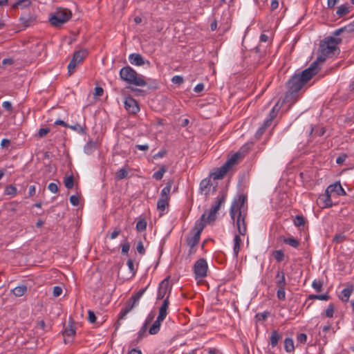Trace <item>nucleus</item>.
<instances>
[{"instance_id": "obj_51", "label": "nucleus", "mask_w": 354, "mask_h": 354, "mask_svg": "<svg viewBox=\"0 0 354 354\" xmlns=\"http://www.w3.org/2000/svg\"><path fill=\"white\" fill-rule=\"evenodd\" d=\"M75 334V330L72 326L67 327L63 333V335L68 337H73Z\"/></svg>"}, {"instance_id": "obj_47", "label": "nucleus", "mask_w": 354, "mask_h": 354, "mask_svg": "<svg viewBox=\"0 0 354 354\" xmlns=\"http://www.w3.org/2000/svg\"><path fill=\"white\" fill-rule=\"evenodd\" d=\"M68 128H70L74 131H76L78 133H85V129H86L85 125L82 126L79 124H75V125H69Z\"/></svg>"}, {"instance_id": "obj_39", "label": "nucleus", "mask_w": 354, "mask_h": 354, "mask_svg": "<svg viewBox=\"0 0 354 354\" xmlns=\"http://www.w3.org/2000/svg\"><path fill=\"white\" fill-rule=\"evenodd\" d=\"M18 207L19 203L16 201H12L6 205V209L10 213L16 212L18 209Z\"/></svg>"}, {"instance_id": "obj_28", "label": "nucleus", "mask_w": 354, "mask_h": 354, "mask_svg": "<svg viewBox=\"0 0 354 354\" xmlns=\"http://www.w3.org/2000/svg\"><path fill=\"white\" fill-rule=\"evenodd\" d=\"M173 180H169L166 186L161 191V198H169Z\"/></svg>"}, {"instance_id": "obj_46", "label": "nucleus", "mask_w": 354, "mask_h": 354, "mask_svg": "<svg viewBox=\"0 0 354 354\" xmlns=\"http://www.w3.org/2000/svg\"><path fill=\"white\" fill-rule=\"evenodd\" d=\"M4 192L6 195L15 196L17 194V188L14 185H10L6 187Z\"/></svg>"}, {"instance_id": "obj_54", "label": "nucleus", "mask_w": 354, "mask_h": 354, "mask_svg": "<svg viewBox=\"0 0 354 354\" xmlns=\"http://www.w3.org/2000/svg\"><path fill=\"white\" fill-rule=\"evenodd\" d=\"M297 340L301 344H305L307 341V335L305 333H300L297 335Z\"/></svg>"}, {"instance_id": "obj_34", "label": "nucleus", "mask_w": 354, "mask_h": 354, "mask_svg": "<svg viewBox=\"0 0 354 354\" xmlns=\"http://www.w3.org/2000/svg\"><path fill=\"white\" fill-rule=\"evenodd\" d=\"M169 198H160L157 203V209L164 212L167 207L169 206Z\"/></svg>"}, {"instance_id": "obj_27", "label": "nucleus", "mask_w": 354, "mask_h": 354, "mask_svg": "<svg viewBox=\"0 0 354 354\" xmlns=\"http://www.w3.org/2000/svg\"><path fill=\"white\" fill-rule=\"evenodd\" d=\"M282 241L284 243L288 244L294 248H297L300 245L299 241L293 237H283Z\"/></svg>"}, {"instance_id": "obj_4", "label": "nucleus", "mask_w": 354, "mask_h": 354, "mask_svg": "<svg viewBox=\"0 0 354 354\" xmlns=\"http://www.w3.org/2000/svg\"><path fill=\"white\" fill-rule=\"evenodd\" d=\"M71 11L68 8H58L49 17V21L55 27H59L71 17Z\"/></svg>"}, {"instance_id": "obj_40", "label": "nucleus", "mask_w": 354, "mask_h": 354, "mask_svg": "<svg viewBox=\"0 0 354 354\" xmlns=\"http://www.w3.org/2000/svg\"><path fill=\"white\" fill-rule=\"evenodd\" d=\"M293 223L297 227L304 226L306 219L302 215H297L293 220Z\"/></svg>"}, {"instance_id": "obj_14", "label": "nucleus", "mask_w": 354, "mask_h": 354, "mask_svg": "<svg viewBox=\"0 0 354 354\" xmlns=\"http://www.w3.org/2000/svg\"><path fill=\"white\" fill-rule=\"evenodd\" d=\"M279 107H278V104H277L272 110L270 111L268 117L266 119L262 126L266 129L269 126H270L272 122L277 117L278 111Z\"/></svg>"}, {"instance_id": "obj_55", "label": "nucleus", "mask_w": 354, "mask_h": 354, "mask_svg": "<svg viewBox=\"0 0 354 354\" xmlns=\"http://www.w3.org/2000/svg\"><path fill=\"white\" fill-rule=\"evenodd\" d=\"M171 82L176 84H180L183 83L184 80L182 76L175 75L172 77Z\"/></svg>"}, {"instance_id": "obj_45", "label": "nucleus", "mask_w": 354, "mask_h": 354, "mask_svg": "<svg viewBox=\"0 0 354 354\" xmlns=\"http://www.w3.org/2000/svg\"><path fill=\"white\" fill-rule=\"evenodd\" d=\"M64 185L67 189H72L74 186V178L73 176H69L64 179Z\"/></svg>"}, {"instance_id": "obj_35", "label": "nucleus", "mask_w": 354, "mask_h": 354, "mask_svg": "<svg viewBox=\"0 0 354 354\" xmlns=\"http://www.w3.org/2000/svg\"><path fill=\"white\" fill-rule=\"evenodd\" d=\"M30 0H19L12 6V8L16 9L18 7H21V8H27L30 6Z\"/></svg>"}, {"instance_id": "obj_43", "label": "nucleus", "mask_w": 354, "mask_h": 354, "mask_svg": "<svg viewBox=\"0 0 354 354\" xmlns=\"http://www.w3.org/2000/svg\"><path fill=\"white\" fill-rule=\"evenodd\" d=\"M347 240L346 235L344 233L336 234L333 237V241L336 243H342Z\"/></svg>"}, {"instance_id": "obj_6", "label": "nucleus", "mask_w": 354, "mask_h": 354, "mask_svg": "<svg viewBox=\"0 0 354 354\" xmlns=\"http://www.w3.org/2000/svg\"><path fill=\"white\" fill-rule=\"evenodd\" d=\"M226 199V194L222 193L217 197V201L215 205H212V208L209 210H205L207 218L205 217L206 223H211L216 220V213L219 210L221 206L225 203Z\"/></svg>"}, {"instance_id": "obj_16", "label": "nucleus", "mask_w": 354, "mask_h": 354, "mask_svg": "<svg viewBox=\"0 0 354 354\" xmlns=\"http://www.w3.org/2000/svg\"><path fill=\"white\" fill-rule=\"evenodd\" d=\"M327 192H335L339 196H346V192L343 189L339 182L329 185L327 187Z\"/></svg>"}, {"instance_id": "obj_24", "label": "nucleus", "mask_w": 354, "mask_h": 354, "mask_svg": "<svg viewBox=\"0 0 354 354\" xmlns=\"http://www.w3.org/2000/svg\"><path fill=\"white\" fill-rule=\"evenodd\" d=\"M164 319H159V317H157L156 320L153 322L151 326L149 328V333L151 335L157 334L160 328V324L163 322Z\"/></svg>"}, {"instance_id": "obj_15", "label": "nucleus", "mask_w": 354, "mask_h": 354, "mask_svg": "<svg viewBox=\"0 0 354 354\" xmlns=\"http://www.w3.org/2000/svg\"><path fill=\"white\" fill-rule=\"evenodd\" d=\"M279 107H278V104H277L272 110L270 111L268 117L266 119L262 126L266 129L269 126H270L272 122L277 117L278 111Z\"/></svg>"}, {"instance_id": "obj_19", "label": "nucleus", "mask_w": 354, "mask_h": 354, "mask_svg": "<svg viewBox=\"0 0 354 354\" xmlns=\"http://www.w3.org/2000/svg\"><path fill=\"white\" fill-rule=\"evenodd\" d=\"M130 63L136 66H142L145 64V60L142 56L138 53H131L129 55Z\"/></svg>"}, {"instance_id": "obj_5", "label": "nucleus", "mask_w": 354, "mask_h": 354, "mask_svg": "<svg viewBox=\"0 0 354 354\" xmlns=\"http://www.w3.org/2000/svg\"><path fill=\"white\" fill-rule=\"evenodd\" d=\"M275 286L277 288V297L279 300L286 299L285 288L287 285L285 273L282 270H279L275 275Z\"/></svg>"}, {"instance_id": "obj_32", "label": "nucleus", "mask_w": 354, "mask_h": 354, "mask_svg": "<svg viewBox=\"0 0 354 354\" xmlns=\"http://www.w3.org/2000/svg\"><path fill=\"white\" fill-rule=\"evenodd\" d=\"M241 243V239L239 235H238V234L235 235L234 239L233 250H234V256L236 257H238L239 252L240 251Z\"/></svg>"}, {"instance_id": "obj_31", "label": "nucleus", "mask_w": 354, "mask_h": 354, "mask_svg": "<svg viewBox=\"0 0 354 354\" xmlns=\"http://www.w3.org/2000/svg\"><path fill=\"white\" fill-rule=\"evenodd\" d=\"M341 41L342 39L340 38L329 37H327L324 42L328 46H332L333 48L337 50V45L341 43Z\"/></svg>"}, {"instance_id": "obj_64", "label": "nucleus", "mask_w": 354, "mask_h": 354, "mask_svg": "<svg viewBox=\"0 0 354 354\" xmlns=\"http://www.w3.org/2000/svg\"><path fill=\"white\" fill-rule=\"evenodd\" d=\"M266 129L261 125L259 129L256 132V134H255V136L257 138H260L261 136L264 133V132L266 131Z\"/></svg>"}, {"instance_id": "obj_44", "label": "nucleus", "mask_w": 354, "mask_h": 354, "mask_svg": "<svg viewBox=\"0 0 354 354\" xmlns=\"http://www.w3.org/2000/svg\"><path fill=\"white\" fill-rule=\"evenodd\" d=\"M272 255L277 262H281L284 259V253L281 250L273 251Z\"/></svg>"}, {"instance_id": "obj_7", "label": "nucleus", "mask_w": 354, "mask_h": 354, "mask_svg": "<svg viewBox=\"0 0 354 354\" xmlns=\"http://www.w3.org/2000/svg\"><path fill=\"white\" fill-rule=\"evenodd\" d=\"M88 55V51L86 49H82L75 51L73 53V57L68 65V73L69 75H71L76 67Z\"/></svg>"}, {"instance_id": "obj_23", "label": "nucleus", "mask_w": 354, "mask_h": 354, "mask_svg": "<svg viewBox=\"0 0 354 354\" xmlns=\"http://www.w3.org/2000/svg\"><path fill=\"white\" fill-rule=\"evenodd\" d=\"M331 193L332 192H327L326 189L324 194L319 197V199L322 201L324 203L323 207H330L333 206V202L330 197Z\"/></svg>"}, {"instance_id": "obj_37", "label": "nucleus", "mask_w": 354, "mask_h": 354, "mask_svg": "<svg viewBox=\"0 0 354 354\" xmlns=\"http://www.w3.org/2000/svg\"><path fill=\"white\" fill-rule=\"evenodd\" d=\"M350 12V8L346 5L340 6L336 13L339 16V17H342L343 16L348 14Z\"/></svg>"}, {"instance_id": "obj_13", "label": "nucleus", "mask_w": 354, "mask_h": 354, "mask_svg": "<svg viewBox=\"0 0 354 354\" xmlns=\"http://www.w3.org/2000/svg\"><path fill=\"white\" fill-rule=\"evenodd\" d=\"M135 307L133 304L130 303L129 300L127 301L125 307L122 308L119 314L118 320L115 324V329H118L120 325V320L124 319L126 315Z\"/></svg>"}, {"instance_id": "obj_8", "label": "nucleus", "mask_w": 354, "mask_h": 354, "mask_svg": "<svg viewBox=\"0 0 354 354\" xmlns=\"http://www.w3.org/2000/svg\"><path fill=\"white\" fill-rule=\"evenodd\" d=\"M208 266L206 260L203 258L199 259L194 265V272L196 279H202L207 276Z\"/></svg>"}, {"instance_id": "obj_58", "label": "nucleus", "mask_w": 354, "mask_h": 354, "mask_svg": "<svg viewBox=\"0 0 354 354\" xmlns=\"http://www.w3.org/2000/svg\"><path fill=\"white\" fill-rule=\"evenodd\" d=\"M130 249V244L129 242H125L122 245V253L128 255Z\"/></svg>"}, {"instance_id": "obj_63", "label": "nucleus", "mask_w": 354, "mask_h": 354, "mask_svg": "<svg viewBox=\"0 0 354 354\" xmlns=\"http://www.w3.org/2000/svg\"><path fill=\"white\" fill-rule=\"evenodd\" d=\"M344 31H347L348 32H351L354 31V21L348 24L347 26L343 27Z\"/></svg>"}, {"instance_id": "obj_22", "label": "nucleus", "mask_w": 354, "mask_h": 354, "mask_svg": "<svg viewBox=\"0 0 354 354\" xmlns=\"http://www.w3.org/2000/svg\"><path fill=\"white\" fill-rule=\"evenodd\" d=\"M353 286L352 285L347 286L346 288L343 289L339 295V298L343 301V302H347L349 299V297L353 292Z\"/></svg>"}, {"instance_id": "obj_50", "label": "nucleus", "mask_w": 354, "mask_h": 354, "mask_svg": "<svg viewBox=\"0 0 354 354\" xmlns=\"http://www.w3.org/2000/svg\"><path fill=\"white\" fill-rule=\"evenodd\" d=\"M147 324H143L140 330L138 333L137 341H140L142 339V337L146 335V331L147 330Z\"/></svg>"}, {"instance_id": "obj_49", "label": "nucleus", "mask_w": 354, "mask_h": 354, "mask_svg": "<svg viewBox=\"0 0 354 354\" xmlns=\"http://www.w3.org/2000/svg\"><path fill=\"white\" fill-rule=\"evenodd\" d=\"M334 305L333 304H330L325 311V316L329 318L333 317L334 314Z\"/></svg>"}, {"instance_id": "obj_57", "label": "nucleus", "mask_w": 354, "mask_h": 354, "mask_svg": "<svg viewBox=\"0 0 354 354\" xmlns=\"http://www.w3.org/2000/svg\"><path fill=\"white\" fill-rule=\"evenodd\" d=\"M96 319L97 318H96V316H95L94 312L91 310H88V321L91 323L94 324L96 322Z\"/></svg>"}, {"instance_id": "obj_33", "label": "nucleus", "mask_w": 354, "mask_h": 354, "mask_svg": "<svg viewBox=\"0 0 354 354\" xmlns=\"http://www.w3.org/2000/svg\"><path fill=\"white\" fill-rule=\"evenodd\" d=\"M97 143L92 140L88 141L84 146V152L87 154H91L96 149Z\"/></svg>"}, {"instance_id": "obj_38", "label": "nucleus", "mask_w": 354, "mask_h": 354, "mask_svg": "<svg viewBox=\"0 0 354 354\" xmlns=\"http://www.w3.org/2000/svg\"><path fill=\"white\" fill-rule=\"evenodd\" d=\"M167 171V167L165 165L161 166L160 169L153 174V178L156 180H160L162 178L164 174Z\"/></svg>"}, {"instance_id": "obj_48", "label": "nucleus", "mask_w": 354, "mask_h": 354, "mask_svg": "<svg viewBox=\"0 0 354 354\" xmlns=\"http://www.w3.org/2000/svg\"><path fill=\"white\" fill-rule=\"evenodd\" d=\"M147 228V222L144 219L138 221L136 223V230L138 232H142Z\"/></svg>"}, {"instance_id": "obj_36", "label": "nucleus", "mask_w": 354, "mask_h": 354, "mask_svg": "<svg viewBox=\"0 0 354 354\" xmlns=\"http://www.w3.org/2000/svg\"><path fill=\"white\" fill-rule=\"evenodd\" d=\"M20 20L24 26L28 27L35 20V18L24 14L20 17Z\"/></svg>"}, {"instance_id": "obj_59", "label": "nucleus", "mask_w": 354, "mask_h": 354, "mask_svg": "<svg viewBox=\"0 0 354 354\" xmlns=\"http://www.w3.org/2000/svg\"><path fill=\"white\" fill-rule=\"evenodd\" d=\"M48 189L53 193H57L58 192V186L55 183H50L48 186Z\"/></svg>"}, {"instance_id": "obj_61", "label": "nucleus", "mask_w": 354, "mask_h": 354, "mask_svg": "<svg viewBox=\"0 0 354 354\" xmlns=\"http://www.w3.org/2000/svg\"><path fill=\"white\" fill-rule=\"evenodd\" d=\"M70 202L74 206L78 205L80 203V200H79L78 196H77L75 195H72L70 197Z\"/></svg>"}, {"instance_id": "obj_20", "label": "nucleus", "mask_w": 354, "mask_h": 354, "mask_svg": "<svg viewBox=\"0 0 354 354\" xmlns=\"http://www.w3.org/2000/svg\"><path fill=\"white\" fill-rule=\"evenodd\" d=\"M212 186L211 178H205L200 183V190L205 195H208Z\"/></svg>"}, {"instance_id": "obj_10", "label": "nucleus", "mask_w": 354, "mask_h": 354, "mask_svg": "<svg viewBox=\"0 0 354 354\" xmlns=\"http://www.w3.org/2000/svg\"><path fill=\"white\" fill-rule=\"evenodd\" d=\"M320 50L322 55L315 61L317 62V65L319 63H323L326 60V57L329 56L330 54H334L336 50L332 46H328L324 42L320 44Z\"/></svg>"}, {"instance_id": "obj_53", "label": "nucleus", "mask_w": 354, "mask_h": 354, "mask_svg": "<svg viewBox=\"0 0 354 354\" xmlns=\"http://www.w3.org/2000/svg\"><path fill=\"white\" fill-rule=\"evenodd\" d=\"M127 266L131 273V277H133L136 274V269L134 268V264L132 259H129L127 261Z\"/></svg>"}, {"instance_id": "obj_30", "label": "nucleus", "mask_w": 354, "mask_h": 354, "mask_svg": "<svg viewBox=\"0 0 354 354\" xmlns=\"http://www.w3.org/2000/svg\"><path fill=\"white\" fill-rule=\"evenodd\" d=\"M284 348L286 352L291 353L295 350L293 339L290 337H287L284 339Z\"/></svg>"}, {"instance_id": "obj_52", "label": "nucleus", "mask_w": 354, "mask_h": 354, "mask_svg": "<svg viewBox=\"0 0 354 354\" xmlns=\"http://www.w3.org/2000/svg\"><path fill=\"white\" fill-rule=\"evenodd\" d=\"M323 286V282L321 281L314 280L312 283V287L317 291L321 292Z\"/></svg>"}, {"instance_id": "obj_25", "label": "nucleus", "mask_w": 354, "mask_h": 354, "mask_svg": "<svg viewBox=\"0 0 354 354\" xmlns=\"http://www.w3.org/2000/svg\"><path fill=\"white\" fill-rule=\"evenodd\" d=\"M239 153H234L224 164L229 169H230L234 165L237 164L238 160L240 158Z\"/></svg>"}, {"instance_id": "obj_62", "label": "nucleus", "mask_w": 354, "mask_h": 354, "mask_svg": "<svg viewBox=\"0 0 354 354\" xmlns=\"http://www.w3.org/2000/svg\"><path fill=\"white\" fill-rule=\"evenodd\" d=\"M50 131L49 128H41L38 131V136L40 138L44 137Z\"/></svg>"}, {"instance_id": "obj_41", "label": "nucleus", "mask_w": 354, "mask_h": 354, "mask_svg": "<svg viewBox=\"0 0 354 354\" xmlns=\"http://www.w3.org/2000/svg\"><path fill=\"white\" fill-rule=\"evenodd\" d=\"M330 299V295L328 294H323V295H310L308 296V299H319L323 301H328Z\"/></svg>"}, {"instance_id": "obj_1", "label": "nucleus", "mask_w": 354, "mask_h": 354, "mask_svg": "<svg viewBox=\"0 0 354 354\" xmlns=\"http://www.w3.org/2000/svg\"><path fill=\"white\" fill-rule=\"evenodd\" d=\"M317 62H313L310 66L301 73L295 74L287 82L288 91L286 93L283 103L294 104L298 100V92L317 73Z\"/></svg>"}, {"instance_id": "obj_56", "label": "nucleus", "mask_w": 354, "mask_h": 354, "mask_svg": "<svg viewBox=\"0 0 354 354\" xmlns=\"http://www.w3.org/2000/svg\"><path fill=\"white\" fill-rule=\"evenodd\" d=\"M136 250L140 254H144L145 253V249L144 248L143 243L141 241H140L136 246Z\"/></svg>"}, {"instance_id": "obj_3", "label": "nucleus", "mask_w": 354, "mask_h": 354, "mask_svg": "<svg viewBox=\"0 0 354 354\" xmlns=\"http://www.w3.org/2000/svg\"><path fill=\"white\" fill-rule=\"evenodd\" d=\"M120 77L129 84L137 86H145L147 82L142 75L138 74L129 66L122 67L119 73Z\"/></svg>"}, {"instance_id": "obj_2", "label": "nucleus", "mask_w": 354, "mask_h": 354, "mask_svg": "<svg viewBox=\"0 0 354 354\" xmlns=\"http://www.w3.org/2000/svg\"><path fill=\"white\" fill-rule=\"evenodd\" d=\"M245 202L246 196L243 194L239 195L238 198L232 202L230 210V217L234 222L235 221V216L236 214H238L236 224L239 233L241 235H245L247 232L245 223L247 213L243 209Z\"/></svg>"}, {"instance_id": "obj_9", "label": "nucleus", "mask_w": 354, "mask_h": 354, "mask_svg": "<svg viewBox=\"0 0 354 354\" xmlns=\"http://www.w3.org/2000/svg\"><path fill=\"white\" fill-rule=\"evenodd\" d=\"M169 279L170 277L168 276L159 283L157 294V300L162 299L167 294L169 296L170 295L171 286L169 285Z\"/></svg>"}, {"instance_id": "obj_11", "label": "nucleus", "mask_w": 354, "mask_h": 354, "mask_svg": "<svg viewBox=\"0 0 354 354\" xmlns=\"http://www.w3.org/2000/svg\"><path fill=\"white\" fill-rule=\"evenodd\" d=\"M124 103V108L131 114H136L140 111L138 103L131 96H127Z\"/></svg>"}, {"instance_id": "obj_42", "label": "nucleus", "mask_w": 354, "mask_h": 354, "mask_svg": "<svg viewBox=\"0 0 354 354\" xmlns=\"http://www.w3.org/2000/svg\"><path fill=\"white\" fill-rule=\"evenodd\" d=\"M128 175V171L124 168H121L115 173V178L118 180L125 178Z\"/></svg>"}, {"instance_id": "obj_18", "label": "nucleus", "mask_w": 354, "mask_h": 354, "mask_svg": "<svg viewBox=\"0 0 354 354\" xmlns=\"http://www.w3.org/2000/svg\"><path fill=\"white\" fill-rule=\"evenodd\" d=\"M201 235L198 233L192 232L186 238V241L189 248L196 247L200 240Z\"/></svg>"}, {"instance_id": "obj_29", "label": "nucleus", "mask_w": 354, "mask_h": 354, "mask_svg": "<svg viewBox=\"0 0 354 354\" xmlns=\"http://www.w3.org/2000/svg\"><path fill=\"white\" fill-rule=\"evenodd\" d=\"M12 292L15 296L21 297L27 292V286L25 285L17 286L12 289Z\"/></svg>"}, {"instance_id": "obj_21", "label": "nucleus", "mask_w": 354, "mask_h": 354, "mask_svg": "<svg viewBox=\"0 0 354 354\" xmlns=\"http://www.w3.org/2000/svg\"><path fill=\"white\" fill-rule=\"evenodd\" d=\"M169 295L164 299L162 305L159 308V319H165L167 315V309L169 308Z\"/></svg>"}, {"instance_id": "obj_60", "label": "nucleus", "mask_w": 354, "mask_h": 354, "mask_svg": "<svg viewBox=\"0 0 354 354\" xmlns=\"http://www.w3.org/2000/svg\"><path fill=\"white\" fill-rule=\"evenodd\" d=\"M62 293V288L60 286H55L53 288V294L54 297H59Z\"/></svg>"}, {"instance_id": "obj_12", "label": "nucleus", "mask_w": 354, "mask_h": 354, "mask_svg": "<svg viewBox=\"0 0 354 354\" xmlns=\"http://www.w3.org/2000/svg\"><path fill=\"white\" fill-rule=\"evenodd\" d=\"M205 216H206V212H204L200 219L197 220L195 223L194 228L192 230V232L198 233L201 235V232H203L204 227L206 225V221H205Z\"/></svg>"}, {"instance_id": "obj_26", "label": "nucleus", "mask_w": 354, "mask_h": 354, "mask_svg": "<svg viewBox=\"0 0 354 354\" xmlns=\"http://www.w3.org/2000/svg\"><path fill=\"white\" fill-rule=\"evenodd\" d=\"M281 336L277 330H273L272 331L271 335L270 337V344L272 348L277 346V345L278 344V342L281 339Z\"/></svg>"}, {"instance_id": "obj_17", "label": "nucleus", "mask_w": 354, "mask_h": 354, "mask_svg": "<svg viewBox=\"0 0 354 354\" xmlns=\"http://www.w3.org/2000/svg\"><path fill=\"white\" fill-rule=\"evenodd\" d=\"M229 170L230 169L223 165L221 167L217 168L214 172L212 173L210 177L213 178L214 180L222 179Z\"/></svg>"}]
</instances>
